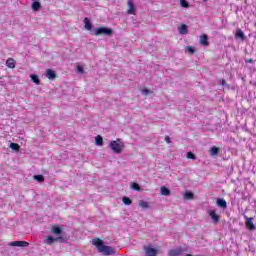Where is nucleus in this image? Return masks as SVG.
<instances>
[{
	"label": "nucleus",
	"mask_w": 256,
	"mask_h": 256,
	"mask_svg": "<svg viewBox=\"0 0 256 256\" xmlns=\"http://www.w3.org/2000/svg\"><path fill=\"white\" fill-rule=\"evenodd\" d=\"M92 245L96 247L99 253H102V255L109 256V255H115V249L111 246H105L103 244V240L100 238H94L91 241Z\"/></svg>",
	"instance_id": "f257e3e1"
},
{
	"label": "nucleus",
	"mask_w": 256,
	"mask_h": 256,
	"mask_svg": "<svg viewBox=\"0 0 256 256\" xmlns=\"http://www.w3.org/2000/svg\"><path fill=\"white\" fill-rule=\"evenodd\" d=\"M125 147V144L121 141V139L114 140L110 143V148L114 153H121L123 151V148Z\"/></svg>",
	"instance_id": "f03ea898"
},
{
	"label": "nucleus",
	"mask_w": 256,
	"mask_h": 256,
	"mask_svg": "<svg viewBox=\"0 0 256 256\" xmlns=\"http://www.w3.org/2000/svg\"><path fill=\"white\" fill-rule=\"evenodd\" d=\"M94 35L98 37V35H107L108 37H111L113 35V29L106 28V27H99L95 29Z\"/></svg>",
	"instance_id": "7ed1b4c3"
},
{
	"label": "nucleus",
	"mask_w": 256,
	"mask_h": 256,
	"mask_svg": "<svg viewBox=\"0 0 256 256\" xmlns=\"http://www.w3.org/2000/svg\"><path fill=\"white\" fill-rule=\"evenodd\" d=\"M55 242L65 243V238L63 236H58L53 238V236H47L44 240L45 245H53Z\"/></svg>",
	"instance_id": "20e7f679"
},
{
	"label": "nucleus",
	"mask_w": 256,
	"mask_h": 256,
	"mask_svg": "<svg viewBox=\"0 0 256 256\" xmlns=\"http://www.w3.org/2000/svg\"><path fill=\"white\" fill-rule=\"evenodd\" d=\"M244 219L246 220L245 226L248 229V231H255V223H253V218L244 216Z\"/></svg>",
	"instance_id": "39448f33"
},
{
	"label": "nucleus",
	"mask_w": 256,
	"mask_h": 256,
	"mask_svg": "<svg viewBox=\"0 0 256 256\" xmlns=\"http://www.w3.org/2000/svg\"><path fill=\"white\" fill-rule=\"evenodd\" d=\"M144 251L146 256H157V249L151 246H144Z\"/></svg>",
	"instance_id": "423d86ee"
},
{
	"label": "nucleus",
	"mask_w": 256,
	"mask_h": 256,
	"mask_svg": "<svg viewBox=\"0 0 256 256\" xmlns=\"http://www.w3.org/2000/svg\"><path fill=\"white\" fill-rule=\"evenodd\" d=\"M10 247H29V242L26 241H13L9 243Z\"/></svg>",
	"instance_id": "0eeeda50"
},
{
	"label": "nucleus",
	"mask_w": 256,
	"mask_h": 256,
	"mask_svg": "<svg viewBox=\"0 0 256 256\" xmlns=\"http://www.w3.org/2000/svg\"><path fill=\"white\" fill-rule=\"evenodd\" d=\"M183 253H185V250L182 248L171 249L168 251L169 256H181Z\"/></svg>",
	"instance_id": "6e6552de"
},
{
	"label": "nucleus",
	"mask_w": 256,
	"mask_h": 256,
	"mask_svg": "<svg viewBox=\"0 0 256 256\" xmlns=\"http://www.w3.org/2000/svg\"><path fill=\"white\" fill-rule=\"evenodd\" d=\"M51 233L53 235H57L58 237L63 234V229L59 227L58 225H52L51 226Z\"/></svg>",
	"instance_id": "1a4fd4ad"
},
{
	"label": "nucleus",
	"mask_w": 256,
	"mask_h": 256,
	"mask_svg": "<svg viewBox=\"0 0 256 256\" xmlns=\"http://www.w3.org/2000/svg\"><path fill=\"white\" fill-rule=\"evenodd\" d=\"M200 45L203 47H209V36L203 34L200 36Z\"/></svg>",
	"instance_id": "9d476101"
},
{
	"label": "nucleus",
	"mask_w": 256,
	"mask_h": 256,
	"mask_svg": "<svg viewBox=\"0 0 256 256\" xmlns=\"http://www.w3.org/2000/svg\"><path fill=\"white\" fill-rule=\"evenodd\" d=\"M208 214L211 216L213 223H219V215L215 210H209Z\"/></svg>",
	"instance_id": "9b49d317"
},
{
	"label": "nucleus",
	"mask_w": 256,
	"mask_h": 256,
	"mask_svg": "<svg viewBox=\"0 0 256 256\" xmlns=\"http://www.w3.org/2000/svg\"><path fill=\"white\" fill-rule=\"evenodd\" d=\"M235 38L240 39L241 41H245V39H247V37L245 36V33L241 29L236 30Z\"/></svg>",
	"instance_id": "f8f14e48"
},
{
	"label": "nucleus",
	"mask_w": 256,
	"mask_h": 256,
	"mask_svg": "<svg viewBox=\"0 0 256 256\" xmlns=\"http://www.w3.org/2000/svg\"><path fill=\"white\" fill-rule=\"evenodd\" d=\"M128 15H135V4L132 0H128Z\"/></svg>",
	"instance_id": "ddd939ff"
},
{
	"label": "nucleus",
	"mask_w": 256,
	"mask_h": 256,
	"mask_svg": "<svg viewBox=\"0 0 256 256\" xmlns=\"http://www.w3.org/2000/svg\"><path fill=\"white\" fill-rule=\"evenodd\" d=\"M46 77L47 79H50L51 81H53V79H57V74L52 69H47Z\"/></svg>",
	"instance_id": "4468645a"
},
{
	"label": "nucleus",
	"mask_w": 256,
	"mask_h": 256,
	"mask_svg": "<svg viewBox=\"0 0 256 256\" xmlns=\"http://www.w3.org/2000/svg\"><path fill=\"white\" fill-rule=\"evenodd\" d=\"M15 64H16V62H15V59H13V58H8V59L6 60V66H7L9 69H15Z\"/></svg>",
	"instance_id": "2eb2a0df"
},
{
	"label": "nucleus",
	"mask_w": 256,
	"mask_h": 256,
	"mask_svg": "<svg viewBox=\"0 0 256 256\" xmlns=\"http://www.w3.org/2000/svg\"><path fill=\"white\" fill-rule=\"evenodd\" d=\"M84 24H85V29L87 31H92L93 29V24H91V22L89 21V18H85L84 19Z\"/></svg>",
	"instance_id": "dca6fc26"
},
{
	"label": "nucleus",
	"mask_w": 256,
	"mask_h": 256,
	"mask_svg": "<svg viewBox=\"0 0 256 256\" xmlns=\"http://www.w3.org/2000/svg\"><path fill=\"white\" fill-rule=\"evenodd\" d=\"M209 153H210V157H217V155H219V148L214 146L210 149Z\"/></svg>",
	"instance_id": "f3484780"
},
{
	"label": "nucleus",
	"mask_w": 256,
	"mask_h": 256,
	"mask_svg": "<svg viewBox=\"0 0 256 256\" xmlns=\"http://www.w3.org/2000/svg\"><path fill=\"white\" fill-rule=\"evenodd\" d=\"M160 191H161V195H164L165 197L171 195V190H169V188H167L165 186H162L160 188Z\"/></svg>",
	"instance_id": "a211bd4d"
},
{
	"label": "nucleus",
	"mask_w": 256,
	"mask_h": 256,
	"mask_svg": "<svg viewBox=\"0 0 256 256\" xmlns=\"http://www.w3.org/2000/svg\"><path fill=\"white\" fill-rule=\"evenodd\" d=\"M187 25L182 24L181 27L179 28V33L180 35H187L188 33Z\"/></svg>",
	"instance_id": "6ab92c4d"
},
{
	"label": "nucleus",
	"mask_w": 256,
	"mask_h": 256,
	"mask_svg": "<svg viewBox=\"0 0 256 256\" xmlns=\"http://www.w3.org/2000/svg\"><path fill=\"white\" fill-rule=\"evenodd\" d=\"M31 81H33V83H35L36 85H41V80H39V76L32 74L30 76Z\"/></svg>",
	"instance_id": "aec40b11"
},
{
	"label": "nucleus",
	"mask_w": 256,
	"mask_h": 256,
	"mask_svg": "<svg viewBox=\"0 0 256 256\" xmlns=\"http://www.w3.org/2000/svg\"><path fill=\"white\" fill-rule=\"evenodd\" d=\"M39 9H41V3L37 2V1H34L32 3V10L33 11H39Z\"/></svg>",
	"instance_id": "412c9836"
},
{
	"label": "nucleus",
	"mask_w": 256,
	"mask_h": 256,
	"mask_svg": "<svg viewBox=\"0 0 256 256\" xmlns=\"http://www.w3.org/2000/svg\"><path fill=\"white\" fill-rule=\"evenodd\" d=\"M10 149H12L13 151H19V149H21V146H19V144L17 143H11L10 144Z\"/></svg>",
	"instance_id": "4be33fe9"
},
{
	"label": "nucleus",
	"mask_w": 256,
	"mask_h": 256,
	"mask_svg": "<svg viewBox=\"0 0 256 256\" xmlns=\"http://www.w3.org/2000/svg\"><path fill=\"white\" fill-rule=\"evenodd\" d=\"M34 179L35 181H38V183H43L45 181V177L43 175H35Z\"/></svg>",
	"instance_id": "5701e85b"
},
{
	"label": "nucleus",
	"mask_w": 256,
	"mask_h": 256,
	"mask_svg": "<svg viewBox=\"0 0 256 256\" xmlns=\"http://www.w3.org/2000/svg\"><path fill=\"white\" fill-rule=\"evenodd\" d=\"M194 197H195V194H193V192H186L184 194V199L191 200V199H194Z\"/></svg>",
	"instance_id": "b1692460"
},
{
	"label": "nucleus",
	"mask_w": 256,
	"mask_h": 256,
	"mask_svg": "<svg viewBox=\"0 0 256 256\" xmlns=\"http://www.w3.org/2000/svg\"><path fill=\"white\" fill-rule=\"evenodd\" d=\"M139 207H142V209H149V202L146 201H140Z\"/></svg>",
	"instance_id": "393cba45"
},
{
	"label": "nucleus",
	"mask_w": 256,
	"mask_h": 256,
	"mask_svg": "<svg viewBox=\"0 0 256 256\" xmlns=\"http://www.w3.org/2000/svg\"><path fill=\"white\" fill-rule=\"evenodd\" d=\"M122 203H124V205H131V203H133V201L129 197H123Z\"/></svg>",
	"instance_id": "a878e982"
},
{
	"label": "nucleus",
	"mask_w": 256,
	"mask_h": 256,
	"mask_svg": "<svg viewBox=\"0 0 256 256\" xmlns=\"http://www.w3.org/2000/svg\"><path fill=\"white\" fill-rule=\"evenodd\" d=\"M131 189H134V191H141V186H139L138 183H132Z\"/></svg>",
	"instance_id": "bb28decb"
},
{
	"label": "nucleus",
	"mask_w": 256,
	"mask_h": 256,
	"mask_svg": "<svg viewBox=\"0 0 256 256\" xmlns=\"http://www.w3.org/2000/svg\"><path fill=\"white\" fill-rule=\"evenodd\" d=\"M187 159H192V161H195L197 159V156L193 152H187Z\"/></svg>",
	"instance_id": "cd10ccee"
},
{
	"label": "nucleus",
	"mask_w": 256,
	"mask_h": 256,
	"mask_svg": "<svg viewBox=\"0 0 256 256\" xmlns=\"http://www.w3.org/2000/svg\"><path fill=\"white\" fill-rule=\"evenodd\" d=\"M96 145H103V137H101V135L96 137Z\"/></svg>",
	"instance_id": "c85d7f7f"
},
{
	"label": "nucleus",
	"mask_w": 256,
	"mask_h": 256,
	"mask_svg": "<svg viewBox=\"0 0 256 256\" xmlns=\"http://www.w3.org/2000/svg\"><path fill=\"white\" fill-rule=\"evenodd\" d=\"M216 203H217L218 207H225L224 199H218Z\"/></svg>",
	"instance_id": "c756f323"
},
{
	"label": "nucleus",
	"mask_w": 256,
	"mask_h": 256,
	"mask_svg": "<svg viewBox=\"0 0 256 256\" xmlns=\"http://www.w3.org/2000/svg\"><path fill=\"white\" fill-rule=\"evenodd\" d=\"M180 5L181 7H184L187 9V7H189V2H187V0H181Z\"/></svg>",
	"instance_id": "7c9ffc66"
},
{
	"label": "nucleus",
	"mask_w": 256,
	"mask_h": 256,
	"mask_svg": "<svg viewBox=\"0 0 256 256\" xmlns=\"http://www.w3.org/2000/svg\"><path fill=\"white\" fill-rule=\"evenodd\" d=\"M186 51H188V53H191V55L195 53V49H193L191 46H187Z\"/></svg>",
	"instance_id": "2f4dec72"
},
{
	"label": "nucleus",
	"mask_w": 256,
	"mask_h": 256,
	"mask_svg": "<svg viewBox=\"0 0 256 256\" xmlns=\"http://www.w3.org/2000/svg\"><path fill=\"white\" fill-rule=\"evenodd\" d=\"M142 93H143V95H148L151 93V90L144 88V89H142Z\"/></svg>",
	"instance_id": "473e14b6"
},
{
	"label": "nucleus",
	"mask_w": 256,
	"mask_h": 256,
	"mask_svg": "<svg viewBox=\"0 0 256 256\" xmlns=\"http://www.w3.org/2000/svg\"><path fill=\"white\" fill-rule=\"evenodd\" d=\"M164 140L166 141V143L171 144V138L169 136H165Z\"/></svg>",
	"instance_id": "72a5a7b5"
},
{
	"label": "nucleus",
	"mask_w": 256,
	"mask_h": 256,
	"mask_svg": "<svg viewBox=\"0 0 256 256\" xmlns=\"http://www.w3.org/2000/svg\"><path fill=\"white\" fill-rule=\"evenodd\" d=\"M77 71L79 73H83V66H77Z\"/></svg>",
	"instance_id": "f704fd0d"
},
{
	"label": "nucleus",
	"mask_w": 256,
	"mask_h": 256,
	"mask_svg": "<svg viewBox=\"0 0 256 256\" xmlns=\"http://www.w3.org/2000/svg\"><path fill=\"white\" fill-rule=\"evenodd\" d=\"M247 63H253V59H248Z\"/></svg>",
	"instance_id": "c9c22d12"
},
{
	"label": "nucleus",
	"mask_w": 256,
	"mask_h": 256,
	"mask_svg": "<svg viewBox=\"0 0 256 256\" xmlns=\"http://www.w3.org/2000/svg\"><path fill=\"white\" fill-rule=\"evenodd\" d=\"M222 85H225V80H222Z\"/></svg>",
	"instance_id": "e433bc0d"
},
{
	"label": "nucleus",
	"mask_w": 256,
	"mask_h": 256,
	"mask_svg": "<svg viewBox=\"0 0 256 256\" xmlns=\"http://www.w3.org/2000/svg\"><path fill=\"white\" fill-rule=\"evenodd\" d=\"M34 1H37V2H39V0H34Z\"/></svg>",
	"instance_id": "4c0bfd02"
}]
</instances>
